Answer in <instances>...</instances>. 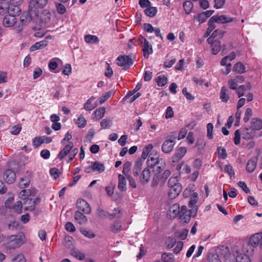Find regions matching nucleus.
I'll return each mask as SVG.
<instances>
[{"mask_svg": "<svg viewBox=\"0 0 262 262\" xmlns=\"http://www.w3.org/2000/svg\"><path fill=\"white\" fill-rule=\"evenodd\" d=\"M251 128L254 131L259 130L262 128V120L258 118H252L251 121Z\"/></svg>", "mask_w": 262, "mask_h": 262, "instance_id": "nucleus-25", "label": "nucleus"}, {"mask_svg": "<svg viewBox=\"0 0 262 262\" xmlns=\"http://www.w3.org/2000/svg\"><path fill=\"white\" fill-rule=\"evenodd\" d=\"M142 46L143 55L145 58H147L153 52L152 46L147 40H144V43Z\"/></svg>", "mask_w": 262, "mask_h": 262, "instance_id": "nucleus-19", "label": "nucleus"}, {"mask_svg": "<svg viewBox=\"0 0 262 262\" xmlns=\"http://www.w3.org/2000/svg\"><path fill=\"white\" fill-rule=\"evenodd\" d=\"M229 249L225 246H220L215 249L214 253H210L208 256V262H221V258H224L226 262V258L228 257Z\"/></svg>", "mask_w": 262, "mask_h": 262, "instance_id": "nucleus-3", "label": "nucleus"}, {"mask_svg": "<svg viewBox=\"0 0 262 262\" xmlns=\"http://www.w3.org/2000/svg\"><path fill=\"white\" fill-rule=\"evenodd\" d=\"M143 162L144 160L141 159L138 160L135 162L133 169V174L134 177H137L141 173L139 177L140 182L142 184L145 185L149 182L151 174L149 167L145 168L141 172Z\"/></svg>", "mask_w": 262, "mask_h": 262, "instance_id": "nucleus-1", "label": "nucleus"}, {"mask_svg": "<svg viewBox=\"0 0 262 262\" xmlns=\"http://www.w3.org/2000/svg\"><path fill=\"white\" fill-rule=\"evenodd\" d=\"M80 232L85 237L89 238H93L95 237V234L91 230H88L85 228H81Z\"/></svg>", "mask_w": 262, "mask_h": 262, "instance_id": "nucleus-45", "label": "nucleus"}, {"mask_svg": "<svg viewBox=\"0 0 262 262\" xmlns=\"http://www.w3.org/2000/svg\"><path fill=\"white\" fill-rule=\"evenodd\" d=\"M176 139L177 134L175 133H172L170 135L167 136L162 145V151L165 154L171 152L176 144Z\"/></svg>", "mask_w": 262, "mask_h": 262, "instance_id": "nucleus-10", "label": "nucleus"}, {"mask_svg": "<svg viewBox=\"0 0 262 262\" xmlns=\"http://www.w3.org/2000/svg\"><path fill=\"white\" fill-rule=\"evenodd\" d=\"M65 229L68 232H73L76 230V228L71 222H67L65 225Z\"/></svg>", "mask_w": 262, "mask_h": 262, "instance_id": "nucleus-63", "label": "nucleus"}, {"mask_svg": "<svg viewBox=\"0 0 262 262\" xmlns=\"http://www.w3.org/2000/svg\"><path fill=\"white\" fill-rule=\"evenodd\" d=\"M93 166L94 171H97L99 173L102 172L105 170V166L99 162L95 161L92 163Z\"/></svg>", "mask_w": 262, "mask_h": 262, "instance_id": "nucleus-34", "label": "nucleus"}, {"mask_svg": "<svg viewBox=\"0 0 262 262\" xmlns=\"http://www.w3.org/2000/svg\"><path fill=\"white\" fill-rule=\"evenodd\" d=\"M48 45V41L46 40H41L39 42H37L30 47L31 51H34L37 50L43 49Z\"/></svg>", "mask_w": 262, "mask_h": 262, "instance_id": "nucleus-26", "label": "nucleus"}, {"mask_svg": "<svg viewBox=\"0 0 262 262\" xmlns=\"http://www.w3.org/2000/svg\"><path fill=\"white\" fill-rule=\"evenodd\" d=\"M180 220L182 223H188L191 219V215L189 211H185L183 214H180Z\"/></svg>", "mask_w": 262, "mask_h": 262, "instance_id": "nucleus-31", "label": "nucleus"}, {"mask_svg": "<svg viewBox=\"0 0 262 262\" xmlns=\"http://www.w3.org/2000/svg\"><path fill=\"white\" fill-rule=\"evenodd\" d=\"M157 82L159 86H163L167 83V78L164 75H160L157 77Z\"/></svg>", "mask_w": 262, "mask_h": 262, "instance_id": "nucleus-43", "label": "nucleus"}, {"mask_svg": "<svg viewBox=\"0 0 262 262\" xmlns=\"http://www.w3.org/2000/svg\"><path fill=\"white\" fill-rule=\"evenodd\" d=\"M193 3L190 1H187L183 3V8L186 13L189 14L193 8Z\"/></svg>", "mask_w": 262, "mask_h": 262, "instance_id": "nucleus-40", "label": "nucleus"}, {"mask_svg": "<svg viewBox=\"0 0 262 262\" xmlns=\"http://www.w3.org/2000/svg\"><path fill=\"white\" fill-rule=\"evenodd\" d=\"M218 157L219 158L225 159L227 158V154L225 148L219 147L217 148Z\"/></svg>", "mask_w": 262, "mask_h": 262, "instance_id": "nucleus-56", "label": "nucleus"}, {"mask_svg": "<svg viewBox=\"0 0 262 262\" xmlns=\"http://www.w3.org/2000/svg\"><path fill=\"white\" fill-rule=\"evenodd\" d=\"M246 253V249L243 247L239 248L237 246H234L231 250L229 249L226 262H251L250 258Z\"/></svg>", "mask_w": 262, "mask_h": 262, "instance_id": "nucleus-2", "label": "nucleus"}, {"mask_svg": "<svg viewBox=\"0 0 262 262\" xmlns=\"http://www.w3.org/2000/svg\"><path fill=\"white\" fill-rule=\"evenodd\" d=\"M97 215L101 219H104L106 216L108 217V213L105 212L102 208L98 207L97 210Z\"/></svg>", "mask_w": 262, "mask_h": 262, "instance_id": "nucleus-54", "label": "nucleus"}, {"mask_svg": "<svg viewBox=\"0 0 262 262\" xmlns=\"http://www.w3.org/2000/svg\"><path fill=\"white\" fill-rule=\"evenodd\" d=\"M112 91H108L104 93L98 99L99 104H101L105 102L112 95Z\"/></svg>", "mask_w": 262, "mask_h": 262, "instance_id": "nucleus-44", "label": "nucleus"}, {"mask_svg": "<svg viewBox=\"0 0 262 262\" xmlns=\"http://www.w3.org/2000/svg\"><path fill=\"white\" fill-rule=\"evenodd\" d=\"M246 67L245 65L242 62L236 63L234 67L233 71L237 73L242 74L245 72Z\"/></svg>", "mask_w": 262, "mask_h": 262, "instance_id": "nucleus-36", "label": "nucleus"}, {"mask_svg": "<svg viewBox=\"0 0 262 262\" xmlns=\"http://www.w3.org/2000/svg\"><path fill=\"white\" fill-rule=\"evenodd\" d=\"M33 145L35 147H38L41 144L45 142V137H36L33 140Z\"/></svg>", "mask_w": 262, "mask_h": 262, "instance_id": "nucleus-53", "label": "nucleus"}, {"mask_svg": "<svg viewBox=\"0 0 262 262\" xmlns=\"http://www.w3.org/2000/svg\"><path fill=\"white\" fill-rule=\"evenodd\" d=\"M74 219L78 224L81 225L85 224L88 222L87 217L79 211L75 212Z\"/></svg>", "mask_w": 262, "mask_h": 262, "instance_id": "nucleus-24", "label": "nucleus"}, {"mask_svg": "<svg viewBox=\"0 0 262 262\" xmlns=\"http://www.w3.org/2000/svg\"><path fill=\"white\" fill-rule=\"evenodd\" d=\"M246 91V86L244 85H241L236 90V92L239 98L244 96Z\"/></svg>", "mask_w": 262, "mask_h": 262, "instance_id": "nucleus-60", "label": "nucleus"}, {"mask_svg": "<svg viewBox=\"0 0 262 262\" xmlns=\"http://www.w3.org/2000/svg\"><path fill=\"white\" fill-rule=\"evenodd\" d=\"M96 105L92 103L90 100H88L84 104V108L88 111H91L95 107Z\"/></svg>", "mask_w": 262, "mask_h": 262, "instance_id": "nucleus-61", "label": "nucleus"}, {"mask_svg": "<svg viewBox=\"0 0 262 262\" xmlns=\"http://www.w3.org/2000/svg\"><path fill=\"white\" fill-rule=\"evenodd\" d=\"M77 206L78 211L83 212L84 214H89L91 212V208L89 203L83 199L79 200L77 201Z\"/></svg>", "mask_w": 262, "mask_h": 262, "instance_id": "nucleus-14", "label": "nucleus"}, {"mask_svg": "<svg viewBox=\"0 0 262 262\" xmlns=\"http://www.w3.org/2000/svg\"><path fill=\"white\" fill-rule=\"evenodd\" d=\"M154 169H156L158 172H161L165 167V163L162 159L156 161L154 164Z\"/></svg>", "mask_w": 262, "mask_h": 262, "instance_id": "nucleus-33", "label": "nucleus"}, {"mask_svg": "<svg viewBox=\"0 0 262 262\" xmlns=\"http://www.w3.org/2000/svg\"><path fill=\"white\" fill-rule=\"evenodd\" d=\"M48 66L51 71L55 70L58 67V63L56 61V59H51L49 63Z\"/></svg>", "mask_w": 262, "mask_h": 262, "instance_id": "nucleus-64", "label": "nucleus"}, {"mask_svg": "<svg viewBox=\"0 0 262 262\" xmlns=\"http://www.w3.org/2000/svg\"><path fill=\"white\" fill-rule=\"evenodd\" d=\"M35 17L33 14L27 12H24L19 17V21H17V24L15 26V31L17 32H20L23 29L24 26L27 25Z\"/></svg>", "mask_w": 262, "mask_h": 262, "instance_id": "nucleus-12", "label": "nucleus"}, {"mask_svg": "<svg viewBox=\"0 0 262 262\" xmlns=\"http://www.w3.org/2000/svg\"><path fill=\"white\" fill-rule=\"evenodd\" d=\"M258 161L257 157H252L247 164L246 170L249 172H252L255 169Z\"/></svg>", "mask_w": 262, "mask_h": 262, "instance_id": "nucleus-21", "label": "nucleus"}, {"mask_svg": "<svg viewBox=\"0 0 262 262\" xmlns=\"http://www.w3.org/2000/svg\"><path fill=\"white\" fill-rule=\"evenodd\" d=\"M71 254L73 256L79 260H83L85 258V254L80 251L76 249H72Z\"/></svg>", "mask_w": 262, "mask_h": 262, "instance_id": "nucleus-39", "label": "nucleus"}, {"mask_svg": "<svg viewBox=\"0 0 262 262\" xmlns=\"http://www.w3.org/2000/svg\"><path fill=\"white\" fill-rule=\"evenodd\" d=\"M153 148V145L151 144H149L146 146L143 149L141 157L144 160L149 156V152Z\"/></svg>", "mask_w": 262, "mask_h": 262, "instance_id": "nucleus-37", "label": "nucleus"}, {"mask_svg": "<svg viewBox=\"0 0 262 262\" xmlns=\"http://www.w3.org/2000/svg\"><path fill=\"white\" fill-rule=\"evenodd\" d=\"M134 55L132 54L129 55H120L117 58V64L122 67L124 70H127L133 64Z\"/></svg>", "mask_w": 262, "mask_h": 262, "instance_id": "nucleus-11", "label": "nucleus"}, {"mask_svg": "<svg viewBox=\"0 0 262 262\" xmlns=\"http://www.w3.org/2000/svg\"><path fill=\"white\" fill-rule=\"evenodd\" d=\"M112 123V121L111 119H108V118H105V119H103L101 121L100 125L102 128L105 129V128H109L111 126Z\"/></svg>", "mask_w": 262, "mask_h": 262, "instance_id": "nucleus-49", "label": "nucleus"}, {"mask_svg": "<svg viewBox=\"0 0 262 262\" xmlns=\"http://www.w3.org/2000/svg\"><path fill=\"white\" fill-rule=\"evenodd\" d=\"M194 20H196L200 23H203L207 19L205 15V13H201L198 15H194L193 17Z\"/></svg>", "mask_w": 262, "mask_h": 262, "instance_id": "nucleus-52", "label": "nucleus"}, {"mask_svg": "<svg viewBox=\"0 0 262 262\" xmlns=\"http://www.w3.org/2000/svg\"><path fill=\"white\" fill-rule=\"evenodd\" d=\"M126 180L125 177L120 174L118 176V189L123 191L126 189Z\"/></svg>", "mask_w": 262, "mask_h": 262, "instance_id": "nucleus-28", "label": "nucleus"}, {"mask_svg": "<svg viewBox=\"0 0 262 262\" xmlns=\"http://www.w3.org/2000/svg\"><path fill=\"white\" fill-rule=\"evenodd\" d=\"M220 99L224 102H227L230 99L228 90L225 86H223L221 88Z\"/></svg>", "mask_w": 262, "mask_h": 262, "instance_id": "nucleus-27", "label": "nucleus"}, {"mask_svg": "<svg viewBox=\"0 0 262 262\" xmlns=\"http://www.w3.org/2000/svg\"><path fill=\"white\" fill-rule=\"evenodd\" d=\"M73 146L74 144L72 142H69V143L59 151L57 156L58 158L60 160H62L69 154L67 162L69 163L73 160L78 152V148H75L73 149Z\"/></svg>", "mask_w": 262, "mask_h": 262, "instance_id": "nucleus-6", "label": "nucleus"}, {"mask_svg": "<svg viewBox=\"0 0 262 262\" xmlns=\"http://www.w3.org/2000/svg\"><path fill=\"white\" fill-rule=\"evenodd\" d=\"M113 211V213L108 214V217L110 220L120 217L121 210L119 208H115Z\"/></svg>", "mask_w": 262, "mask_h": 262, "instance_id": "nucleus-51", "label": "nucleus"}, {"mask_svg": "<svg viewBox=\"0 0 262 262\" xmlns=\"http://www.w3.org/2000/svg\"><path fill=\"white\" fill-rule=\"evenodd\" d=\"M121 224L119 221L115 222L110 227L111 230L114 233L119 232L121 230Z\"/></svg>", "mask_w": 262, "mask_h": 262, "instance_id": "nucleus-41", "label": "nucleus"}, {"mask_svg": "<svg viewBox=\"0 0 262 262\" xmlns=\"http://www.w3.org/2000/svg\"><path fill=\"white\" fill-rule=\"evenodd\" d=\"M3 178L6 183L12 184L15 180L16 174L12 169H8L4 172Z\"/></svg>", "mask_w": 262, "mask_h": 262, "instance_id": "nucleus-17", "label": "nucleus"}, {"mask_svg": "<svg viewBox=\"0 0 262 262\" xmlns=\"http://www.w3.org/2000/svg\"><path fill=\"white\" fill-rule=\"evenodd\" d=\"M105 113V108L104 107H101L97 108L94 112V118L96 120H99L102 118Z\"/></svg>", "mask_w": 262, "mask_h": 262, "instance_id": "nucleus-29", "label": "nucleus"}, {"mask_svg": "<svg viewBox=\"0 0 262 262\" xmlns=\"http://www.w3.org/2000/svg\"><path fill=\"white\" fill-rule=\"evenodd\" d=\"M168 196L170 199L176 198L182 190L181 185H176L174 187H169Z\"/></svg>", "mask_w": 262, "mask_h": 262, "instance_id": "nucleus-20", "label": "nucleus"}, {"mask_svg": "<svg viewBox=\"0 0 262 262\" xmlns=\"http://www.w3.org/2000/svg\"><path fill=\"white\" fill-rule=\"evenodd\" d=\"M225 34V31L220 29H216L213 32L211 36V38H214L215 37H218L219 38H221L223 37Z\"/></svg>", "mask_w": 262, "mask_h": 262, "instance_id": "nucleus-47", "label": "nucleus"}, {"mask_svg": "<svg viewBox=\"0 0 262 262\" xmlns=\"http://www.w3.org/2000/svg\"><path fill=\"white\" fill-rule=\"evenodd\" d=\"M176 185H181L180 183L178 182L177 177H171L168 180V187H174Z\"/></svg>", "mask_w": 262, "mask_h": 262, "instance_id": "nucleus-46", "label": "nucleus"}, {"mask_svg": "<svg viewBox=\"0 0 262 262\" xmlns=\"http://www.w3.org/2000/svg\"><path fill=\"white\" fill-rule=\"evenodd\" d=\"M228 85L229 86L230 89L232 90H236L238 88L237 86L238 85V82L234 79H230L228 81Z\"/></svg>", "mask_w": 262, "mask_h": 262, "instance_id": "nucleus-59", "label": "nucleus"}, {"mask_svg": "<svg viewBox=\"0 0 262 262\" xmlns=\"http://www.w3.org/2000/svg\"><path fill=\"white\" fill-rule=\"evenodd\" d=\"M85 41L89 43H98L99 39L97 36L92 35H86L84 36Z\"/></svg>", "mask_w": 262, "mask_h": 262, "instance_id": "nucleus-30", "label": "nucleus"}, {"mask_svg": "<svg viewBox=\"0 0 262 262\" xmlns=\"http://www.w3.org/2000/svg\"><path fill=\"white\" fill-rule=\"evenodd\" d=\"M23 0H10L9 4L2 3L1 15H5L6 12L13 14H19L20 12V5Z\"/></svg>", "mask_w": 262, "mask_h": 262, "instance_id": "nucleus-5", "label": "nucleus"}, {"mask_svg": "<svg viewBox=\"0 0 262 262\" xmlns=\"http://www.w3.org/2000/svg\"><path fill=\"white\" fill-rule=\"evenodd\" d=\"M212 20H214L218 24H225L233 21L234 19L226 15H216L212 16Z\"/></svg>", "mask_w": 262, "mask_h": 262, "instance_id": "nucleus-16", "label": "nucleus"}, {"mask_svg": "<svg viewBox=\"0 0 262 262\" xmlns=\"http://www.w3.org/2000/svg\"><path fill=\"white\" fill-rule=\"evenodd\" d=\"M144 13L147 16L153 17L157 13V8L155 7L149 6L144 10Z\"/></svg>", "mask_w": 262, "mask_h": 262, "instance_id": "nucleus-32", "label": "nucleus"}, {"mask_svg": "<svg viewBox=\"0 0 262 262\" xmlns=\"http://www.w3.org/2000/svg\"><path fill=\"white\" fill-rule=\"evenodd\" d=\"M35 191L34 189H23L19 192V197L21 200H26L29 199V196H35Z\"/></svg>", "mask_w": 262, "mask_h": 262, "instance_id": "nucleus-23", "label": "nucleus"}, {"mask_svg": "<svg viewBox=\"0 0 262 262\" xmlns=\"http://www.w3.org/2000/svg\"><path fill=\"white\" fill-rule=\"evenodd\" d=\"M213 39L209 37L207 39V41L209 44L211 45L212 54L216 55L221 50V42L218 40H213Z\"/></svg>", "mask_w": 262, "mask_h": 262, "instance_id": "nucleus-15", "label": "nucleus"}, {"mask_svg": "<svg viewBox=\"0 0 262 262\" xmlns=\"http://www.w3.org/2000/svg\"><path fill=\"white\" fill-rule=\"evenodd\" d=\"M162 261H158L157 262H172L173 261V255L170 253H163L161 256Z\"/></svg>", "mask_w": 262, "mask_h": 262, "instance_id": "nucleus-38", "label": "nucleus"}, {"mask_svg": "<svg viewBox=\"0 0 262 262\" xmlns=\"http://www.w3.org/2000/svg\"><path fill=\"white\" fill-rule=\"evenodd\" d=\"M48 0H31L29 3V13L37 17L39 14V10L43 9L48 4Z\"/></svg>", "mask_w": 262, "mask_h": 262, "instance_id": "nucleus-9", "label": "nucleus"}, {"mask_svg": "<svg viewBox=\"0 0 262 262\" xmlns=\"http://www.w3.org/2000/svg\"><path fill=\"white\" fill-rule=\"evenodd\" d=\"M25 210L32 211L34 210L36 206V202L32 199H27L24 202Z\"/></svg>", "mask_w": 262, "mask_h": 262, "instance_id": "nucleus-22", "label": "nucleus"}, {"mask_svg": "<svg viewBox=\"0 0 262 262\" xmlns=\"http://www.w3.org/2000/svg\"><path fill=\"white\" fill-rule=\"evenodd\" d=\"M215 21L214 20H212V17L209 19L208 22V28H207V31L205 33V36L207 37L211 32L216 28V26L215 25Z\"/></svg>", "mask_w": 262, "mask_h": 262, "instance_id": "nucleus-35", "label": "nucleus"}, {"mask_svg": "<svg viewBox=\"0 0 262 262\" xmlns=\"http://www.w3.org/2000/svg\"><path fill=\"white\" fill-rule=\"evenodd\" d=\"M258 245H262V232H258L253 235L248 243L244 244L243 248L246 249L247 253H250L253 250V248Z\"/></svg>", "mask_w": 262, "mask_h": 262, "instance_id": "nucleus-7", "label": "nucleus"}, {"mask_svg": "<svg viewBox=\"0 0 262 262\" xmlns=\"http://www.w3.org/2000/svg\"><path fill=\"white\" fill-rule=\"evenodd\" d=\"M30 183V180L27 177H24L20 179L19 182V187L21 188L27 187Z\"/></svg>", "mask_w": 262, "mask_h": 262, "instance_id": "nucleus-42", "label": "nucleus"}, {"mask_svg": "<svg viewBox=\"0 0 262 262\" xmlns=\"http://www.w3.org/2000/svg\"><path fill=\"white\" fill-rule=\"evenodd\" d=\"M252 116V110L251 108H248L245 113L243 120L245 122H247Z\"/></svg>", "mask_w": 262, "mask_h": 262, "instance_id": "nucleus-55", "label": "nucleus"}, {"mask_svg": "<svg viewBox=\"0 0 262 262\" xmlns=\"http://www.w3.org/2000/svg\"><path fill=\"white\" fill-rule=\"evenodd\" d=\"M188 230L187 229H183L179 232H177L176 236L181 239V240L185 239L188 235Z\"/></svg>", "mask_w": 262, "mask_h": 262, "instance_id": "nucleus-50", "label": "nucleus"}, {"mask_svg": "<svg viewBox=\"0 0 262 262\" xmlns=\"http://www.w3.org/2000/svg\"><path fill=\"white\" fill-rule=\"evenodd\" d=\"M76 124L79 128L84 127L86 124V121L83 116L80 115L78 117Z\"/></svg>", "mask_w": 262, "mask_h": 262, "instance_id": "nucleus-48", "label": "nucleus"}, {"mask_svg": "<svg viewBox=\"0 0 262 262\" xmlns=\"http://www.w3.org/2000/svg\"><path fill=\"white\" fill-rule=\"evenodd\" d=\"M186 151L187 149L185 147H179L172 157V162H176L179 161L184 156Z\"/></svg>", "mask_w": 262, "mask_h": 262, "instance_id": "nucleus-18", "label": "nucleus"}, {"mask_svg": "<svg viewBox=\"0 0 262 262\" xmlns=\"http://www.w3.org/2000/svg\"><path fill=\"white\" fill-rule=\"evenodd\" d=\"M25 239V236L22 233L10 236L7 239L6 246L7 248L14 249L19 247L24 243Z\"/></svg>", "mask_w": 262, "mask_h": 262, "instance_id": "nucleus-8", "label": "nucleus"}, {"mask_svg": "<svg viewBox=\"0 0 262 262\" xmlns=\"http://www.w3.org/2000/svg\"><path fill=\"white\" fill-rule=\"evenodd\" d=\"M6 14L3 18V25L7 28L14 27L15 30V26L17 24L16 15L19 14H13L10 12H6Z\"/></svg>", "mask_w": 262, "mask_h": 262, "instance_id": "nucleus-13", "label": "nucleus"}, {"mask_svg": "<svg viewBox=\"0 0 262 262\" xmlns=\"http://www.w3.org/2000/svg\"><path fill=\"white\" fill-rule=\"evenodd\" d=\"M241 136L246 140H249L255 136V132L251 127H245L242 131L237 129L234 133V143L235 145L240 143Z\"/></svg>", "mask_w": 262, "mask_h": 262, "instance_id": "nucleus-4", "label": "nucleus"}, {"mask_svg": "<svg viewBox=\"0 0 262 262\" xmlns=\"http://www.w3.org/2000/svg\"><path fill=\"white\" fill-rule=\"evenodd\" d=\"M56 10L57 12L60 14H64L66 11L65 6L61 3L56 4Z\"/></svg>", "mask_w": 262, "mask_h": 262, "instance_id": "nucleus-62", "label": "nucleus"}, {"mask_svg": "<svg viewBox=\"0 0 262 262\" xmlns=\"http://www.w3.org/2000/svg\"><path fill=\"white\" fill-rule=\"evenodd\" d=\"M22 203L21 201H18L14 205L13 208L14 210L18 213H21L22 212Z\"/></svg>", "mask_w": 262, "mask_h": 262, "instance_id": "nucleus-58", "label": "nucleus"}, {"mask_svg": "<svg viewBox=\"0 0 262 262\" xmlns=\"http://www.w3.org/2000/svg\"><path fill=\"white\" fill-rule=\"evenodd\" d=\"M224 172L227 173L231 177L234 175V170L232 167L229 164L225 166Z\"/></svg>", "mask_w": 262, "mask_h": 262, "instance_id": "nucleus-57", "label": "nucleus"}]
</instances>
